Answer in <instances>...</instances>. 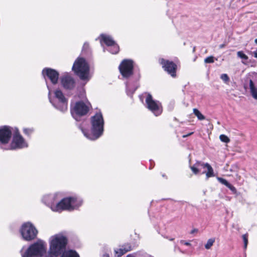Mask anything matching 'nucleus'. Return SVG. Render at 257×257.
Here are the masks:
<instances>
[{"label": "nucleus", "instance_id": "nucleus-35", "mask_svg": "<svg viewBox=\"0 0 257 257\" xmlns=\"http://www.w3.org/2000/svg\"><path fill=\"white\" fill-rule=\"evenodd\" d=\"M197 231H198V230L197 229H194L191 230V233L193 234V233H194L195 232H197Z\"/></svg>", "mask_w": 257, "mask_h": 257}, {"label": "nucleus", "instance_id": "nucleus-25", "mask_svg": "<svg viewBox=\"0 0 257 257\" xmlns=\"http://www.w3.org/2000/svg\"><path fill=\"white\" fill-rule=\"evenodd\" d=\"M219 139L220 141L222 142L228 143L230 142V139L228 138L227 136H226L225 135H221L219 136Z\"/></svg>", "mask_w": 257, "mask_h": 257}, {"label": "nucleus", "instance_id": "nucleus-19", "mask_svg": "<svg viewBox=\"0 0 257 257\" xmlns=\"http://www.w3.org/2000/svg\"><path fill=\"white\" fill-rule=\"evenodd\" d=\"M131 250V246L130 244H125L121 246L119 248L115 249L114 252L117 257H120Z\"/></svg>", "mask_w": 257, "mask_h": 257}, {"label": "nucleus", "instance_id": "nucleus-7", "mask_svg": "<svg viewBox=\"0 0 257 257\" xmlns=\"http://www.w3.org/2000/svg\"><path fill=\"white\" fill-rule=\"evenodd\" d=\"M20 232L23 238L29 241L37 237L38 231L31 222H27L22 224Z\"/></svg>", "mask_w": 257, "mask_h": 257}, {"label": "nucleus", "instance_id": "nucleus-29", "mask_svg": "<svg viewBox=\"0 0 257 257\" xmlns=\"http://www.w3.org/2000/svg\"><path fill=\"white\" fill-rule=\"evenodd\" d=\"M206 63H212L214 62V57L212 56L206 58L204 60Z\"/></svg>", "mask_w": 257, "mask_h": 257}, {"label": "nucleus", "instance_id": "nucleus-14", "mask_svg": "<svg viewBox=\"0 0 257 257\" xmlns=\"http://www.w3.org/2000/svg\"><path fill=\"white\" fill-rule=\"evenodd\" d=\"M12 127L4 126L0 127V143L3 144H8L12 138V132L14 131Z\"/></svg>", "mask_w": 257, "mask_h": 257}, {"label": "nucleus", "instance_id": "nucleus-31", "mask_svg": "<svg viewBox=\"0 0 257 257\" xmlns=\"http://www.w3.org/2000/svg\"><path fill=\"white\" fill-rule=\"evenodd\" d=\"M227 187L233 193H235L236 192L235 188L230 183L228 184V185H227Z\"/></svg>", "mask_w": 257, "mask_h": 257}, {"label": "nucleus", "instance_id": "nucleus-37", "mask_svg": "<svg viewBox=\"0 0 257 257\" xmlns=\"http://www.w3.org/2000/svg\"><path fill=\"white\" fill-rule=\"evenodd\" d=\"M102 257H109V256L108 254H104L102 255Z\"/></svg>", "mask_w": 257, "mask_h": 257}, {"label": "nucleus", "instance_id": "nucleus-8", "mask_svg": "<svg viewBox=\"0 0 257 257\" xmlns=\"http://www.w3.org/2000/svg\"><path fill=\"white\" fill-rule=\"evenodd\" d=\"M90 105V103L86 104L82 101L77 102L71 109L73 117L79 120V117L85 115L88 112Z\"/></svg>", "mask_w": 257, "mask_h": 257}, {"label": "nucleus", "instance_id": "nucleus-12", "mask_svg": "<svg viewBox=\"0 0 257 257\" xmlns=\"http://www.w3.org/2000/svg\"><path fill=\"white\" fill-rule=\"evenodd\" d=\"M101 45L102 46L103 43L106 46L110 47L109 51L112 54H116L118 52L119 48L117 44L115 43L112 38L106 34H101L99 37Z\"/></svg>", "mask_w": 257, "mask_h": 257}, {"label": "nucleus", "instance_id": "nucleus-11", "mask_svg": "<svg viewBox=\"0 0 257 257\" xmlns=\"http://www.w3.org/2000/svg\"><path fill=\"white\" fill-rule=\"evenodd\" d=\"M202 168H206L207 169V172L204 171L202 173L203 174H206V176L207 178H209L210 177L214 176L213 168L207 163H204L201 162H197L194 165L190 166L191 170L195 175L198 174L200 172V169Z\"/></svg>", "mask_w": 257, "mask_h": 257}, {"label": "nucleus", "instance_id": "nucleus-39", "mask_svg": "<svg viewBox=\"0 0 257 257\" xmlns=\"http://www.w3.org/2000/svg\"><path fill=\"white\" fill-rule=\"evenodd\" d=\"M255 43L257 45V39H255L254 40Z\"/></svg>", "mask_w": 257, "mask_h": 257}, {"label": "nucleus", "instance_id": "nucleus-15", "mask_svg": "<svg viewBox=\"0 0 257 257\" xmlns=\"http://www.w3.org/2000/svg\"><path fill=\"white\" fill-rule=\"evenodd\" d=\"M160 64L164 70L172 77H175L177 65L172 61L165 60L163 58L159 60Z\"/></svg>", "mask_w": 257, "mask_h": 257}, {"label": "nucleus", "instance_id": "nucleus-24", "mask_svg": "<svg viewBox=\"0 0 257 257\" xmlns=\"http://www.w3.org/2000/svg\"><path fill=\"white\" fill-rule=\"evenodd\" d=\"M215 242V238H211L209 239L207 243L205 245V247L207 249H209L211 248V247L213 245V243Z\"/></svg>", "mask_w": 257, "mask_h": 257}, {"label": "nucleus", "instance_id": "nucleus-3", "mask_svg": "<svg viewBox=\"0 0 257 257\" xmlns=\"http://www.w3.org/2000/svg\"><path fill=\"white\" fill-rule=\"evenodd\" d=\"M91 134H88L86 131L81 128L84 136L89 140H95L99 138L103 132L104 120L102 113L100 112L96 113L91 117Z\"/></svg>", "mask_w": 257, "mask_h": 257}, {"label": "nucleus", "instance_id": "nucleus-36", "mask_svg": "<svg viewBox=\"0 0 257 257\" xmlns=\"http://www.w3.org/2000/svg\"><path fill=\"white\" fill-rule=\"evenodd\" d=\"M193 133H192H192H190V134H189L188 135H184V136H183V138H185V137H187V136H190V135H192Z\"/></svg>", "mask_w": 257, "mask_h": 257}, {"label": "nucleus", "instance_id": "nucleus-30", "mask_svg": "<svg viewBox=\"0 0 257 257\" xmlns=\"http://www.w3.org/2000/svg\"><path fill=\"white\" fill-rule=\"evenodd\" d=\"M242 239L244 242V247L245 248H246L247 243H248V240H247V234H245L242 235Z\"/></svg>", "mask_w": 257, "mask_h": 257}, {"label": "nucleus", "instance_id": "nucleus-13", "mask_svg": "<svg viewBox=\"0 0 257 257\" xmlns=\"http://www.w3.org/2000/svg\"><path fill=\"white\" fill-rule=\"evenodd\" d=\"M134 64L131 60H123L119 66V70L124 78H128L133 74Z\"/></svg>", "mask_w": 257, "mask_h": 257}, {"label": "nucleus", "instance_id": "nucleus-34", "mask_svg": "<svg viewBox=\"0 0 257 257\" xmlns=\"http://www.w3.org/2000/svg\"><path fill=\"white\" fill-rule=\"evenodd\" d=\"M252 53L253 54V56L257 58V49H256V50L253 52H252Z\"/></svg>", "mask_w": 257, "mask_h": 257}, {"label": "nucleus", "instance_id": "nucleus-20", "mask_svg": "<svg viewBox=\"0 0 257 257\" xmlns=\"http://www.w3.org/2000/svg\"><path fill=\"white\" fill-rule=\"evenodd\" d=\"M59 257V256H57ZM60 257H80L78 253L74 250H65L60 254Z\"/></svg>", "mask_w": 257, "mask_h": 257}, {"label": "nucleus", "instance_id": "nucleus-27", "mask_svg": "<svg viewBox=\"0 0 257 257\" xmlns=\"http://www.w3.org/2000/svg\"><path fill=\"white\" fill-rule=\"evenodd\" d=\"M24 133L28 136L30 135L34 132V130L32 128H24L23 129Z\"/></svg>", "mask_w": 257, "mask_h": 257}, {"label": "nucleus", "instance_id": "nucleus-21", "mask_svg": "<svg viewBox=\"0 0 257 257\" xmlns=\"http://www.w3.org/2000/svg\"><path fill=\"white\" fill-rule=\"evenodd\" d=\"M138 86L137 85H136L135 88H131V85L128 83H126V90L127 94L130 96H131L134 92L137 89Z\"/></svg>", "mask_w": 257, "mask_h": 257}, {"label": "nucleus", "instance_id": "nucleus-6", "mask_svg": "<svg viewBox=\"0 0 257 257\" xmlns=\"http://www.w3.org/2000/svg\"><path fill=\"white\" fill-rule=\"evenodd\" d=\"M50 95V91L49 92V101L55 108L62 112H65L67 110L68 100L60 90L57 89L54 91L53 99L51 98Z\"/></svg>", "mask_w": 257, "mask_h": 257}, {"label": "nucleus", "instance_id": "nucleus-16", "mask_svg": "<svg viewBox=\"0 0 257 257\" xmlns=\"http://www.w3.org/2000/svg\"><path fill=\"white\" fill-rule=\"evenodd\" d=\"M250 93L252 97L257 100V73H254L249 81Z\"/></svg>", "mask_w": 257, "mask_h": 257}, {"label": "nucleus", "instance_id": "nucleus-38", "mask_svg": "<svg viewBox=\"0 0 257 257\" xmlns=\"http://www.w3.org/2000/svg\"><path fill=\"white\" fill-rule=\"evenodd\" d=\"M224 47V44H221L219 46V48H223V47Z\"/></svg>", "mask_w": 257, "mask_h": 257}, {"label": "nucleus", "instance_id": "nucleus-18", "mask_svg": "<svg viewBox=\"0 0 257 257\" xmlns=\"http://www.w3.org/2000/svg\"><path fill=\"white\" fill-rule=\"evenodd\" d=\"M61 83L64 88L71 89L74 86L73 79L69 76H65L61 78Z\"/></svg>", "mask_w": 257, "mask_h": 257}, {"label": "nucleus", "instance_id": "nucleus-10", "mask_svg": "<svg viewBox=\"0 0 257 257\" xmlns=\"http://www.w3.org/2000/svg\"><path fill=\"white\" fill-rule=\"evenodd\" d=\"M15 134L13 135L12 142L10 145L9 149H20L28 147L27 142L21 135H20L18 128H15Z\"/></svg>", "mask_w": 257, "mask_h": 257}, {"label": "nucleus", "instance_id": "nucleus-1", "mask_svg": "<svg viewBox=\"0 0 257 257\" xmlns=\"http://www.w3.org/2000/svg\"><path fill=\"white\" fill-rule=\"evenodd\" d=\"M67 237L62 234L52 236L49 239V251L45 257H57L66 249Z\"/></svg>", "mask_w": 257, "mask_h": 257}, {"label": "nucleus", "instance_id": "nucleus-4", "mask_svg": "<svg viewBox=\"0 0 257 257\" xmlns=\"http://www.w3.org/2000/svg\"><path fill=\"white\" fill-rule=\"evenodd\" d=\"M47 251V243L39 239L33 243L25 250H21L22 257H42Z\"/></svg>", "mask_w": 257, "mask_h": 257}, {"label": "nucleus", "instance_id": "nucleus-2", "mask_svg": "<svg viewBox=\"0 0 257 257\" xmlns=\"http://www.w3.org/2000/svg\"><path fill=\"white\" fill-rule=\"evenodd\" d=\"M83 203L82 199L78 196L66 197L62 199L56 205L53 203L49 204L53 211L61 212L64 210H73L77 209Z\"/></svg>", "mask_w": 257, "mask_h": 257}, {"label": "nucleus", "instance_id": "nucleus-5", "mask_svg": "<svg viewBox=\"0 0 257 257\" xmlns=\"http://www.w3.org/2000/svg\"><path fill=\"white\" fill-rule=\"evenodd\" d=\"M72 70L82 80L88 81L91 77L89 66L86 60L82 58H78L75 60Z\"/></svg>", "mask_w": 257, "mask_h": 257}, {"label": "nucleus", "instance_id": "nucleus-33", "mask_svg": "<svg viewBox=\"0 0 257 257\" xmlns=\"http://www.w3.org/2000/svg\"><path fill=\"white\" fill-rule=\"evenodd\" d=\"M89 45L87 43H85L83 45L82 50L84 51L88 48Z\"/></svg>", "mask_w": 257, "mask_h": 257}, {"label": "nucleus", "instance_id": "nucleus-32", "mask_svg": "<svg viewBox=\"0 0 257 257\" xmlns=\"http://www.w3.org/2000/svg\"><path fill=\"white\" fill-rule=\"evenodd\" d=\"M180 243L181 244H184V245H187V246H190L191 245V243L189 242L183 240H181L180 241Z\"/></svg>", "mask_w": 257, "mask_h": 257}, {"label": "nucleus", "instance_id": "nucleus-28", "mask_svg": "<svg viewBox=\"0 0 257 257\" xmlns=\"http://www.w3.org/2000/svg\"><path fill=\"white\" fill-rule=\"evenodd\" d=\"M217 180H218V181H219L220 183H221V184H222L224 185H225V186H226V187H227V185H228V184H229V183H228L226 180H225V179H223V178H222L218 177V178H217Z\"/></svg>", "mask_w": 257, "mask_h": 257}, {"label": "nucleus", "instance_id": "nucleus-17", "mask_svg": "<svg viewBox=\"0 0 257 257\" xmlns=\"http://www.w3.org/2000/svg\"><path fill=\"white\" fill-rule=\"evenodd\" d=\"M42 74L44 77L47 76L53 84H55L57 83L59 74L55 70L51 68H45L42 71Z\"/></svg>", "mask_w": 257, "mask_h": 257}, {"label": "nucleus", "instance_id": "nucleus-22", "mask_svg": "<svg viewBox=\"0 0 257 257\" xmlns=\"http://www.w3.org/2000/svg\"><path fill=\"white\" fill-rule=\"evenodd\" d=\"M237 56L242 60L241 62L244 64H245L246 63H245L243 60H247L248 59V56L242 51H239L237 52Z\"/></svg>", "mask_w": 257, "mask_h": 257}, {"label": "nucleus", "instance_id": "nucleus-9", "mask_svg": "<svg viewBox=\"0 0 257 257\" xmlns=\"http://www.w3.org/2000/svg\"><path fill=\"white\" fill-rule=\"evenodd\" d=\"M144 95H146V103L147 107L151 110L155 115L158 116L162 112V107L161 103L153 99L152 95L147 93Z\"/></svg>", "mask_w": 257, "mask_h": 257}, {"label": "nucleus", "instance_id": "nucleus-26", "mask_svg": "<svg viewBox=\"0 0 257 257\" xmlns=\"http://www.w3.org/2000/svg\"><path fill=\"white\" fill-rule=\"evenodd\" d=\"M220 78L224 82L228 84L229 81V78L226 74H222L220 76Z\"/></svg>", "mask_w": 257, "mask_h": 257}, {"label": "nucleus", "instance_id": "nucleus-23", "mask_svg": "<svg viewBox=\"0 0 257 257\" xmlns=\"http://www.w3.org/2000/svg\"><path fill=\"white\" fill-rule=\"evenodd\" d=\"M193 111L199 120H202L205 119L204 116L197 108H194Z\"/></svg>", "mask_w": 257, "mask_h": 257}]
</instances>
